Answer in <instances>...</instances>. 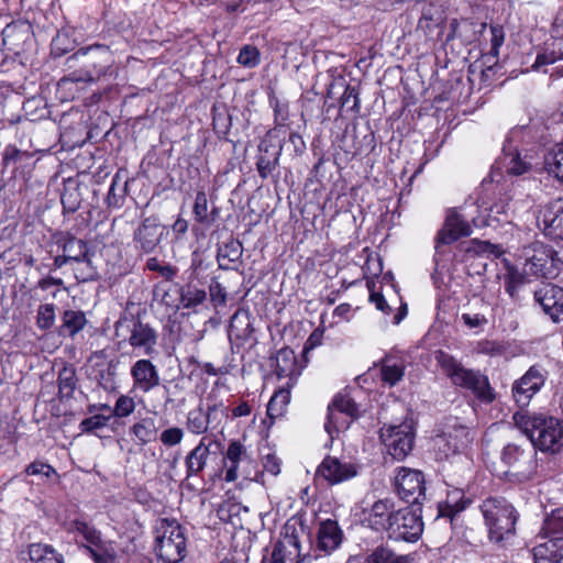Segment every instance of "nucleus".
<instances>
[{"instance_id":"17","label":"nucleus","mask_w":563,"mask_h":563,"mask_svg":"<svg viewBox=\"0 0 563 563\" xmlns=\"http://www.w3.org/2000/svg\"><path fill=\"white\" fill-rule=\"evenodd\" d=\"M533 298L553 322H560L563 319V287L542 283L533 290Z\"/></svg>"},{"instance_id":"32","label":"nucleus","mask_w":563,"mask_h":563,"mask_svg":"<svg viewBox=\"0 0 563 563\" xmlns=\"http://www.w3.org/2000/svg\"><path fill=\"white\" fill-rule=\"evenodd\" d=\"M490 49L489 53L484 57L485 64L492 62V64L487 65L485 69H483L482 74L484 77H489V74L494 71V68L497 66L498 57H499V48L504 44L505 41V32L503 26L500 25H490Z\"/></svg>"},{"instance_id":"9","label":"nucleus","mask_w":563,"mask_h":563,"mask_svg":"<svg viewBox=\"0 0 563 563\" xmlns=\"http://www.w3.org/2000/svg\"><path fill=\"white\" fill-rule=\"evenodd\" d=\"M386 532L395 541L416 542L423 532L421 509L405 507L396 510Z\"/></svg>"},{"instance_id":"31","label":"nucleus","mask_w":563,"mask_h":563,"mask_svg":"<svg viewBox=\"0 0 563 563\" xmlns=\"http://www.w3.org/2000/svg\"><path fill=\"white\" fill-rule=\"evenodd\" d=\"M534 558L549 563H563V537H553L534 548Z\"/></svg>"},{"instance_id":"53","label":"nucleus","mask_w":563,"mask_h":563,"mask_svg":"<svg viewBox=\"0 0 563 563\" xmlns=\"http://www.w3.org/2000/svg\"><path fill=\"white\" fill-rule=\"evenodd\" d=\"M136 404L134 399L128 395H121L112 409V416L117 418H126L134 412Z\"/></svg>"},{"instance_id":"64","label":"nucleus","mask_w":563,"mask_h":563,"mask_svg":"<svg viewBox=\"0 0 563 563\" xmlns=\"http://www.w3.org/2000/svg\"><path fill=\"white\" fill-rule=\"evenodd\" d=\"M26 474L29 475H42L44 477H49L51 475L55 474V470L44 462H33L31 463L26 470Z\"/></svg>"},{"instance_id":"50","label":"nucleus","mask_w":563,"mask_h":563,"mask_svg":"<svg viewBox=\"0 0 563 563\" xmlns=\"http://www.w3.org/2000/svg\"><path fill=\"white\" fill-rule=\"evenodd\" d=\"M333 413L334 421H331L332 419H330V408H328L327 422L324 423V429L331 439L334 438V433L349 429L353 421L344 415H339V412L335 410H333Z\"/></svg>"},{"instance_id":"13","label":"nucleus","mask_w":563,"mask_h":563,"mask_svg":"<svg viewBox=\"0 0 563 563\" xmlns=\"http://www.w3.org/2000/svg\"><path fill=\"white\" fill-rule=\"evenodd\" d=\"M168 231L157 217L151 216L142 220L133 233V243L136 251L145 254L155 253Z\"/></svg>"},{"instance_id":"16","label":"nucleus","mask_w":563,"mask_h":563,"mask_svg":"<svg viewBox=\"0 0 563 563\" xmlns=\"http://www.w3.org/2000/svg\"><path fill=\"white\" fill-rule=\"evenodd\" d=\"M537 225L545 236L563 240V197L540 206Z\"/></svg>"},{"instance_id":"14","label":"nucleus","mask_w":563,"mask_h":563,"mask_svg":"<svg viewBox=\"0 0 563 563\" xmlns=\"http://www.w3.org/2000/svg\"><path fill=\"white\" fill-rule=\"evenodd\" d=\"M395 488L402 500L418 505L424 498V476L418 470L400 467L395 476Z\"/></svg>"},{"instance_id":"45","label":"nucleus","mask_w":563,"mask_h":563,"mask_svg":"<svg viewBox=\"0 0 563 563\" xmlns=\"http://www.w3.org/2000/svg\"><path fill=\"white\" fill-rule=\"evenodd\" d=\"M117 362H107L103 366L95 369V379L106 391L115 389Z\"/></svg>"},{"instance_id":"44","label":"nucleus","mask_w":563,"mask_h":563,"mask_svg":"<svg viewBox=\"0 0 563 563\" xmlns=\"http://www.w3.org/2000/svg\"><path fill=\"white\" fill-rule=\"evenodd\" d=\"M540 533L549 539L563 537V508L555 509L545 517Z\"/></svg>"},{"instance_id":"19","label":"nucleus","mask_w":563,"mask_h":563,"mask_svg":"<svg viewBox=\"0 0 563 563\" xmlns=\"http://www.w3.org/2000/svg\"><path fill=\"white\" fill-rule=\"evenodd\" d=\"M317 474L329 484L335 485L357 475V468L352 463H342L333 456H325L317 470Z\"/></svg>"},{"instance_id":"8","label":"nucleus","mask_w":563,"mask_h":563,"mask_svg":"<svg viewBox=\"0 0 563 563\" xmlns=\"http://www.w3.org/2000/svg\"><path fill=\"white\" fill-rule=\"evenodd\" d=\"M158 563H180L187 554L184 530L176 521L164 519L157 530L156 548Z\"/></svg>"},{"instance_id":"7","label":"nucleus","mask_w":563,"mask_h":563,"mask_svg":"<svg viewBox=\"0 0 563 563\" xmlns=\"http://www.w3.org/2000/svg\"><path fill=\"white\" fill-rule=\"evenodd\" d=\"M526 126H517L510 130L503 146L500 163L506 173L521 176L531 170L534 155L531 150L523 147V139L528 134Z\"/></svg>"},{"instance_id":"2","label":"nucleus","mask_w":563,"mask_h":563,"mask_svg":"<svg viewBox=\"0 0 563 563\" xmlns=\"http://www.w3.org/2000/svg\"><path fill=\"white\" fill-rule=\"evenodd\" d=\"M435 360L453 385L472 391L482 402L489 404L495 399L494 389L486 375L464 367L461 362L444 351H437Z\"/></svg>"},{"instance_id":"63","label":"nucleus","mask_w":563,"mask_h":563,"mask_svg":"<svg viewBox=\"0 0 563 563\" xmlns=\"http://www.w3.org/2000/svg\"><path fill=\"white\" fill-rule=\"evenodd\" d=\"M211 301L216 305H224L227 302L225 288L216 279L209 286Z\"/></svg>"},{"instance_id":"49","label":"nucleus","mask_w":563,"mask_h":563,"mask_svg":"<svg viewBox=\"0 0 563 563\" xmlns=\"http://www.w3.org/2000/svg\"><path fill=\"white\" fill-rule=\"evenodd\" d=\"M441 18L434 16V8L429 4L423 8L421 18L418 21L417 31H421L424 35H429L440 24Z\"/></svg>"},{"instance_id":"46","label":"nucleus","mask_w":563,"mask_h":563,"mask_svg":"<svg viewBox=\"0 0 563 563\" xmlns=\"http://www.w3.org/2000/svg\"><path fill=\"white\" fill-rule=\"evenodd\" d=\"M206 298V291L194 285H187L180 290V305L186 309L196 308L201 305Z\"/></svg>"},{"instance_id":"18","label":"nucleus","mask_w":563,"mask_h":563,"mask_svg":"<svg viewBox=\"0 0 563 563\" xmlns=\"http://www.w3.org/2000/svg\"><path fill=\"white\" fill-rule=\"evenodd\" d=\"M471 431L464 426L453 427L434 439V448L440 459L463 452L472 442Z\"/></svg>"},{"instance_id":"42","label":"nucleus","mask_w":563,"mask_h":563,"mask_svg":"<svg viewBox=\"0 0 563 563\" xmlns=\"http://www.w3.org/2000/svg\"><path fill=\"white\" fill-rule=\"evenodd\" d=\"M544 168L563 183V143L555 144L544 155Z\"/></svg>"},{"instance_id":"40","label":"nucleus","mask_w":563,"mask_h":563,"mask_svg":"<svg viewBox=\"0 0 563 563\" xmlns=\"http://www.w3.org/2000/svg\"><path fill=\"white\" fill-rule=\"evenodd\" d=\"M291 388L288 385H283L275 391L267 405V416L271 419H276L284 415L290 401Z\"/></svg>"},{"instance_id":"21","label":"nucleus","mask_w":563,"mask_h":563,"mask_svg":"<svg viewBox=\"0 0 563 563\" xmlns=\"http://www.w3.org/2000/svg\"><path fill=\"white\" fill-rule=\"evenodd\" d=\"M301 556L300 542L295 531L285 533L282 540H278L269 555H264L262 563H286Z\"/></svg>"},{"instance_id":"47","label":"nucleus","mask_w":563,"mask_h":563,"mask_svg":"<svg viewBox=\"0 0 563 563\" xmlns=\"http://www.w3.org/2000/svg\"><path fill=\"white\" fill-rule=\"evenodd\" d=\"M70 525L71 531L81 537L86 541V544L93 542L102 536L100 530H98L91 522L84 519H75Z\"/></svg>"},{"instance_id":"61","label":"nucleus","mask_w":563,"mask_h":563,"mask_svg":"<svg viewBox=\"0 0 563 563\" xmlns=\"http://www.w3.org/2000/svg\"><path fill=\"white\" fill-rule=\"evenodd\" d=\"M269 104L274 110L275 122L277 124L276 128L280 131L278 126H285V123L288 120V104L280 102L276 97L269 98Z\"/></svg>"},{"instance_id":"29","label":"nucleus","mask_w":563,"mask_h":563,"mask_svg":"<svg viewBox=\"0 0 563 563\" xmlns=\"http://www.w3.org/2000/svg\"><path fill=\"white\" fill-rule=\"evenodd\" d=\"M210 455L209 445L202 440L186 456V478L199 475L207 465Z\"/></svg>"},{"instance_id":"12","label":"nucleus","mask_w":563,"mask_h":563,"mask_svg":"<svg viewBox=\"0 0 563 563\" xmlns=\"http://www.w3.org/2000/svg\"><path fill=\"white\" fill-rule=\"evenodd\" d=\"M536 446L529 442L526 448L510 443L503 451V461L512 468V473L518 477L519 482L529 481L536 473Z\"/></svg>"},{"instance_id":"58","label":"nucleus","mask_w":563,"mask_h":563,"mask_svg":"<svg viewBox=\"0 0 563 563\" xmlns=\"http://www.w3.org/2000/svg\"><path fill=\"white\" fill-rule=\"evenodd\" d=\"M119 175H114L107 196V202L109 207L120 208L123 203L125 196V186L120 189V192H117V186L119 184Z\"/></svg>"},{"instance_id":"38","label":"nucleus","mask_w":563,"mask_h":563,"mask_svg":"<svg viewBox=\"0 0 563 563\" xmlns=\"http://www.w3.org/2000/svg\"><path fill=\"white\" fill-rule=\"evenodd\" d=\"M405 375V365L401 361L386 356L382 360L380 376L389 386L396 385Z\"/></svg>"},{"instance_id":"1","label":"nucleus","mask_w":563,"mask_h":563,"mask_svg":"<svg viewBox=\"0 0 563 563\" xmlns=\"http://www.w3.org/2000/svg\"><path fill=\"white\" fill-rule=\"evenodd\" d=\"M512 419L536 451L558 453L563 449V421L560 419L523 410L517 411Z\"/></svg>"},{"instance_id":"28","label":"nucleus","mask_w":563,"mask_h":563,"mask_svg":"<svg viewBox=\"0 0 563 563\" xmlns=\"http://www.w3.org/2000/svg\"><path fill=\"white\" fill-rule=\"evenodd\" d=\"M85 549L95 563H115L118 558L114 543L102 536L85 544Z\"/></svg>"},{"instance_id":"51","label":"nucleus","mask_w":563,"mask_h":563,"mask_svg":"<svg viewBox=\"0 0 563 563\" xmlns=\"http://www.w3.org/2000/svg\"><path fill=\"white\" fill-rule=\"evenodd\" d=\"M238 63L244 67L253 68L261 62V54L256 46L244 45L238 55Z\"/></svg>"},{"instance_id":"4","label":"nucleus","mask_w":563,"mask_h":563,"mask_svg":"<svg viewBox=\"0 0 563 563\" xmlns=\"http://www.w3.org/2000/svg\"><path fill=\"white\" fill-rule=\"evenodd\" d=\"M517 257L526 275L555 277L563 265V250L555 251L541 241H533L518 249Z\"/></svg>"},{"instance_id":"52","label":"nucleus","mask_w":563,"mask_h":563,"mask_svg":"<svg viewBox=\"0 0 563 563\" xmlns=\"http://www.w3.org/2000/svg\"><path fill=\"white\" fill-rule=\"evenodd\" d=\"M525 285V277L517 272H509L505 280V289L507 294L514 299H520V290Z\"/></svg>"},{"instance_id":"48","label":"nucleus","mask_w":563,"mask_h":563,"mask_svg":"<svg viewBox=\"0 0 563 563\" xmlns=\"http://www.w3.org/2000/svg\"><path fill=\"white\" fill-rule=\"evenodd\" d=\"M187 429L194 434H202L208 430V421L206 419L202 407L190 410L187 415Z\"/></svg>"},{"instance_id":"35","label":"nucleus","mask_w":563,"mask_h":563,"mask_svg":"<svg viewBox=\"0 0 563 563\" xmlns=\"http://www.w3.org/2000/svg\"><path fill=\"white\" fill-rule=\"evenodd\" d=\"M86 314L80 310H65L59 327L60 335L74 338L87 324Z\"/></svg>"},{"instance_id":"62","label":"nucleus","mask_w":563,"mask_h":563,"mask_svg":"<svg viewBox=\"0 0 563 563\" xmlns=\"http://www.w3.org/2000/svg\"><path fill=\"white\" fill-rule=\"evenodd\" d=\"M461 320L468 329H483L488 323V319L482 312H465Z\"/></svg>"},{"instance_id":"41","label":"nucleus","mask_w":563,"mask_h":563,"mask_svg":"<svg viewBox=\"0 0 563 563\" xmlns=\"http://www.w3.org/2000/svg\"><path fill=\"white\" fill-rule=\"evenodd\" d=\"M328 408H330V419L333 420V410L338 411L339 415L349 417L352 420L358 417V407L347 394H338L329 404Z\"/></svg>"},{"instance_id":"55","label":"nucleus","mask_w":563,"mask_h":563,"mask_svg":"<svg viewBox=\"0 0 563 563\" xmlns=\"http://www.w3.org/2000/svg\"><path fill=\"white\" fill-rule=\"evenodd\" d=\"M341 108L349 109L351 111L358 112L360 110V100H358V92L355 87L352 86H345L344 91L340 98Z\"/></svg>"},{"instance_id":"60","label":"nucleus","mask_w":563,"mask_h":563,"mask_svg":"<svg viewBox=\"0 0 563 563\" xmlns=\"http://www.w3.org/2000/svg\"><path fill=\"white\" fill-rule=\"evenodd\" d=\"M194 216L197 222L207 223L208 219V201L207 196L203 191L197 192L195 205H194Z\"/></svg>"},{"instance_id":"10","label":"nucleus","mask_w":563,"mask_h":563,"mask_svg":"<svg viewBox=\"0 0 563 563\" xmlns=\"http://www.w3.org/2000/svg\"><path fill=\"white\" fill-rule=\"evenodd\" d=\"M256 170L262 179L279 177L278 166L283 152L279 130L274 128L267 132L257 146Z\"/></svg>"},{"instance_id":"30","label":"nucleus","mask_w":563,"mask_h":563,"mask_svg":"<svg viewBox=\"0 0 563 563\" xmlns=\"http://www.w3.org/2000/svg\"><path fill=\"white\" fill-rule=\"evenodd\" d=\"M243 254V245L240 241L230 239L218 247L217 261L221 269H232L231 264L240 262Z\"/></svg>"},{"instance_id":"5","label":"nucleus","mask_w":563,"mask_h":563,"mask_svg":"<svg viewBox=\"0 0 563 563\" xmlns=\"http://www.w3.org/2000/svg\"><path fill=\"white\" fill-rule=\"evenodd\" d=\"M75 62H81L80 69L70 73L68 76L64 77L60 82L92 84L107 74L110 66V52L102 45L88 46L78 49L67 59L70 67Z\"/></svg>"},{"instance_id":"39","label":"nucleus","mask_w":563,"mask_h":563,"mask_svg":"<svg viewBox=\"0 0 563 563\" xmlns=\"http://www.w3.org/2000/svg\"><path fill=\"white\" fill-rule=\"evenodd\" d=\"M246 455L244 446L239 441H232L225 454L229 462L227 466L224 479L227 482H234L238 478V466L240 461Z\"/></svg>"},{"instance_id":"24","label":"nucleus","mask_w":563,"mask_h":563,"mask_svg":"<svg viewBox=\"0 0 563 563\" xmlns=\"http://www.w3.org/2000/svg\"><path fill=\"white\" fill-rule=\"evenodd\" d=\"M472 233L471 225L456 212H450L445 219L443 229L438 233L435 250L439 252L441 244H451L462 236Z\"/></svg>"},{"instance_id":"22","label":"nucleus","mask_w":563,"mask_h":563,"mask_svg":"<svg viewBox=\"0 0 563 563\" xmlns=\"http://www.w3.org/2000/svg\"><path fill=\"white\" fill-rule=\"evenodd\" d=\"M133 390L148 393L159 385V374L156 366L150 360H139L131 367Z\"/></svg>"},{"instance_id":"23","label":"nucleus","mask_w":563,"mask_h":563,"mask_svg":"<svg viewBox=\"0 0 563 563\" xmlns=\"http://www.w3.org/2000/svg\"><path fill=\"white\" fill-rule=\"evenodd\" d=\"M274 361L277 377L287 378L284 385L294 387L301 375L295 352L289 347H283L276 353Z\"/></svg>"},{"instance_id":"26","label":"nucleus","mask_w":563,"mask_h":563,"mask_svg":"<svg viewBox=\"0 0 563 563\" xmlns=\"http://www.w3.org/2000/svg\"><path fill=\"white\" fill-rule=\"evenodd\" d=\"M158 426L156 419L151 416H146L136 420L129 429V432L134 437L135 441L140 445H146L154 442L158 438Z\"/></svg>"},{"instance_id":"36","label":"nucleus","mask_w":563,"mask_h":563,"mask_svg":"<svg viewBox=\"0 0 563 563\" xmlns=\"http://www.w3.org/2000/svg\"><path fill=\"white\" fill-rule=\"evenodd\" d=\"M62 251L67 260L74 264L91 256L87 242L75 236H68L64 240Z\"/></svg>"},{"instance_id":"6","label":"nucleus","mask_w":563,"mask_h":563,"mask_svg":"<svg viewBox=\"0 0 563 563\" xmlns=\"http://www.w3.org/2000/svg\"><path fill=\"white\" fill-rule=\"evenodd\" d=\"M114 333L118 339L140 350L144 355L156 352L157 332L148 323L140 318L124 313L114 324Z\"/></svg>"},{"instance_id":"33","label":"nucleus","mask_w":563,"mask_h":563,"mask_svg":"<svg viewBox=\"0 0 563 563\" xmlns=\"http://www.w3.org/2000/svg\"><path fill=\"white\" fill-rule=\"evenodd\" d=\"M29 560L26 563H64L63 554L52 545L32 543L27 548Z\"/></svg>"},{"instance_id":"20","label":"nucleus","mask_w":563,"mask_h":563,"mask_svg":"<svg viewBox=\"0 0 563 563\" xmlns=\"http://www.w3.org/2000/svg\"><path fill=\"white\" fill-rule=\"evenodd\" d=\"M343 541V531L335 520H322L318 525L316 533V551L325 555L334 552Z\"/></svg>"},{"instance_id":"34","label":"nucleus","mask_w":563,"mask_h":563,"mask_svg":"<svg viewBox=\"0 0 563 563\" xmlns=\"http://www.w3.org/2000/svg\"><path fill=\"white\" fill-rule=\"evenodd\" d=\"M363 563H413L410 554H398L386 545H379L367 554Z\"/></svg>"},{"instance_id":"43","label":"nucleus","mask_w":563,"mask_h":563,"mask_svg":"<svg viewBox=\"0 0 563 563\" xmlns=\"http://www.w3.org/2000/svg\"><path fill=\"white\" fill-rule=\"evenodd\" d=\"M57 382L60 398H71L77 387L75 368L73 366H64L58 373Z\"/></svg>"},{"instance_id":"54","label":"nucleus","mask_w":563,"mask_h":563,"mask_svg":"<svg viewBox=\"0 0 563 563\" xmlns=\"http://www.w3.org/2000/svg\"><path fill=\"white\" fill-rule=\"evenodd\" d=\"M77 267L74 268L75 278L78 282H88L95 279L97 271L91 264V256L77 263Z\"/></svg>"},{"instance_id":"56","label":"nucleus","mask_w":563,"mask_h":563,"mask_svg":"<svg viewBox=\"0 0 563 563\" xmlns=\"http://www.w3.org/2000/svg\"><path fill=\"white\" fill-rule=\"evenodd\" d=\"M55 321V306L45 303L40 306L37 310V325L41 329H49Z\"/></svg>"},{"instance_id":"11","label":"nucleus","mask_w":563,"mask_h":563,"mask_svg":"<svg viewBox=\"0 0 563 563\" xmlns=\"http://www.w3.org/2000/svg\"><path fill=\"white\" fill-rule=\"evenodd\" d=\"M379 439L394 460L402 461L413 448L415 432L408 422L398 426L385 424L380 428Z\"/></svg>"},{"instance_id":"25","label":"nucleus","mask_w":563,"mask_h":563,"mask_svg":"<svg viewBox=\"0 0 563 563\" xmlns=\"http://www.w3.org/2000/svg\"><path fill=\"white\" fill-rule=\"evenodd\" d=\"M394 507V503L387 498L375 501L366 518L369 527L376 531H387L391 516L396 512Z\"/></svg>"},{"instance_id":"57","label":"nucleus","mask_w":563,"mask_h":563,"mask_svg":"<svg viewBox=\"0 0 563 563\" xmlns=\"http://www.w3.org/2000/svg\"><path fill=\"white\" fill-rule=\"evenodd\" d=\"M110 417L103 415H95L86 418L80 422V429L86 433H93L95 431L107 427Z\"/></svg>"},{"instance_id":"15","label":"nucleus","mask_w":563,"mask_h":563,"mask_svg":"<svg viewBox=\"0 0 563 563\" xmlns=\"http://www.w3.org/2000/svg\"><path fill=\"white\" fill-rule=\"evenodd\" d=\"M548 372L541 365L531 366L512 385V396L520 408L529 405L532 397L543 387Z\"/></svg>"},{"instance_id":"27","label":"nucleus","mask_w":563,"mask_h":563,"mask_svg":"<svg viewBox=\"0 0 563 563\" xmlns=\"http://www.w3.org/2000/svg\"><path fill=\"white\" fill-rule=\"evenodd\" d=\"M254 331L251 314L245 309H238L231 317L229 336L238 341H247Z\"/></svg>"},{"instance_id":"37","label":"nucleus","mask_w":563,"mask_h":563,"mask_svg":"<svg viewBox=\"0 0 563 563\" xmlns=\"http://www.w3.org/2000/svg\"><path fill=\"white\" fill-rule=\"evenodd\" d=\"M470 500L464 498V493L460 489L450 492L444 505L439 506V516L448 517L453 520L455 516L462 512L468 505Z\"/></svg>"},{"instance_id":"59","label":"nucleus","mask_w":563,"mask_h":563,"mask_svg":"<svg viewBox=\"0 0 563 563\" xmlns=\"http://www.w3.org/2000/svg\"><path fill=\"white\" fill-rule=\"evenodd\" d=\"M184 435L185 433L181 428L172 427L163 430V432L159 434V440L163 445L172 448L178 445L183 441Z\"/></svg>"},{"instance_id":"3","label":"nucleus","mask_w":563,"mask_h":563,"mask_svg":"<svg viewBox=\"0 0 563 563\" xmlns=\"http://www.w3.org/2000/svg\"><path fill=\"white\" fill-rule=\"evenodd\" d=\"M479 509L490 542L503 545L515 536L519 514L507 499L503 497L486 498Z\"/></svg>"}]
</instances>
